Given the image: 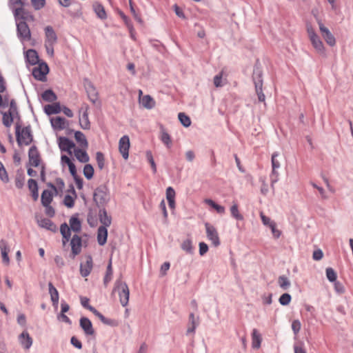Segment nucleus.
I'll return each instance as SVG.
<instances>
[{"label": "nucleus", "mask_w": 353, "mask_h": 353, "mask_svg": "<svg viewBox=\"0 0 353 353\" xmlns=\"http://www.w3.org/2000/svg\"><path fill=\"white\" fill-rule=\"evenodd\" d=\"M49 71L48 66L46 63H39L32 70L33 77L39 81H43L46 79V74Z\"/></svg>", "instance_id": "obj_8"}, {"label": "nucleus", "mask_w": 353, "mask_h": 353, "mask_svg": "<svg viewBox=\"0 0 353 353\" xmlns=\"http://www.w3.org/2000/svg\"><path fill=\"white\" fill-rule=\"evenodd\" d=\"M208 250V245L204 242H201L199 243V254L200 255H204Z\"/></svg>", "instance_id": "obj_64"}, {"label": "nucleus", "mask_w": 353, "mask_h": 353, "mask_svg": "<svg viewBox=\"0 0 353 353\" xmlns=\"http://www.w3.org/2000/svg\"><path fill=\"white\" fill-rule=\"evenodd\" d=\"M181 248L188 253H192L193 248L191 241H184L181 244Z\"/></svg>", "instance_id": "obj_55"}, {"label": "nucleus", "mask_w": 353, "mask_h": 353, "mask_svg": "<svg viewBox=\"0 0 353 353\" xmlns=\"http://www.w3.org/2000/svg\"><path fill=\"white\" fill-rule=\"evenodd\" d=\"M130 146L129 137L128 135L123 136L119 141V150L124 159H128Z\"/></svg>", "instance_id": "obj_7"}, {"label": "nucleus", "mask_w": 353, "mask_h": 353, "mask_svg": "<svg viewBox=\"0 0 353 353\" xmlns=\"http://www.w3.org/2000/svg\"><path fill=\"white\" fill-rule=\"evenodd\" d=\"M86 89L90 100L94 102L97 99V92L95 88L92 85L89 84Z\"/></svg>", "instance_id": "obj_44"}, {"label": "nucleus", "mask_w": 353, "mask_h": 353, "mask_svg": "<svg viewBox=\"0 0 353 353\" xmlns=\"http://www.w3.org/2000/svg\"><path fill=\"white\" fill-rule=\"evenodd\" d=\"M204 202L209 206L214 208L219 214H222L225 213V208L222 205H218L212 199H205Z\"/></svg>", "instance_id": "obj_38"}, {"label": "nucleus", "mask_w": 353, "mask_h": 353, "mask_svg": "<svg viewBox=\"0 0 353 353\" xmlns=\"http://www.w3.org/2000/svg\"><path fill=\"white\" fill-rule=\"evenodd\" d=\"M56 183H57V187H56L55 185H54L51 183L49 184V186L54 192L55 194H58L59 193V192H62V190L64 188V183H63V180L59 179H57Z\"/></svg>", "instance_id": "obj_43"}, {"label": "nucleus", "mask_w": 353, "mask_h": 353, "mask_svg": "<svg viewBox=\"0 0 353 353\" xmlns=\"http://www.w3.org/2000/svg\"><path fill=\"white\" fill-rule=\"evenodd\" d=\"M24 3L22 0H10L9 6L10 8L13 10L14 14L16 17H20L23 19H25L24 14L25 11L23 9Z\"/></svg>", "instance_id": "obj_10"}, {"label": "nucleus", "mask_w": 353, "mask_h": 353, "mask_svg": "<svg viewBox=\"0 0 353 353\" xmlns=\"http://www.w3.org/2000/svg\"><path fill=\"white\" fill-rule=\"evenodd\" d=\"M61 162L62 165H68L69 171L72 176H76L77 169L75 165L73 163L72 160L65 155H62L61 157Z\"/></svg>", "instance_id": "obj_24"}, {"label": "nucleus", "mask_w": 353, "mask_h": 353, "mask_svg": "<svg viewBox=\"0 0 353 353\" xmlns=\"http://www.w3.org/2000/svg\"><path fill=\"white\" fill-rule=\"evenodd\" d=\"M179 119L181 124L185 127H189L191 124V121L189 117L183 112H180L178 115Z\"/></svg>", "instance_id": "obj_48"}, {"label": "nucleus", "mask_w": 353, "mask_h": 353, "mask_svg": "<svg viewBox=\"0 0 353 353\" xmlns=\"http://www.w3.org/2000/svg\"><path fill=\"white\" fill-rule=\"evenodd\" d=\"M61 162L62 165H68L69 171L72 176H76L77 169L75 165L73 163L72 160L65 155H62L61 157Z\"/></svg>", "instance_id": "obj_22"}, {"label": "nucleus", "mask_w": 353, "mask_h": 353, "mask_svg": "<svg viewBox=\"0 0 353 353\" xmlns=\"http://www.w3.org/2000/svg\"><path fill=\"white\" fill-rule=\"evenodd\" d=\"M0 250L1 254L2 256V260L4 263L8 265L10 263V259L8 256V253L10 252V248L8 245L7 242L2 239L0 241Z\"/></svg>", "instance_id": "obj_20"}, {"label": "nucleus", "mask_w": 353, "mask_h": 353, "mask_svg": "<svg viewBox=\"0 0 353 353\" xmlns=\"http://www.w3.org/2000/svg\"><path fill=\"white\" fill-rule=\"evenodd\" d=\"M29 163L32 166L37 167L40 163V155L35 146L30 148L28 152Z\"/></svg>", "instance_id": "obj_14"}, {"label": "nucleus", "mask_w": 353, "mask_h": 353, "mask_svg": "<svg viewBox=\"0 0 353 353\" xmlns=\"http://www.w3.org/2000/svg\"><path fill=\"white\" fill-rule=\"evenodd\" d=\"M19 341L23 347L26 350L30 349L32 345V339L26 331L23 332L19 335Z\"/></svg>", "instance_id": "obj_19"}, {"label": "nucleus", "mask_w": 353, "mask_h": 353, "mask_svg": "<svg viewBox=\"0 0 353 353\" xmlns=\"http://www.w3.org/2000/svg\"><path fill=\"white\" fill-rule=\"evenodd\" d=\"M318 25L321 36L327 44L332 47L336 45V39L330 30L324 26L321 20H318Z\"/></svg>", "instance_id": "obj_5"}, {"label": "nucleus", "mask_w": 353, "mask_h": 353, "mask_svg": "<svg viewBox=\"0 0 353 353\" xmlns=\"http://www.w3.org/2000/svg\"><path fill=\"white\" fill-rule=\"evenodd\" d=\"M278 283L279 286L283 289L286 290L288 289L290 285V282L288 280V279L285 276H281L279 277Z\"/></svg>", "instance_id": "obj_49"}, {"label": "nucleus", "mask_w": 353, "mask_h": 353, "mask_svg": "<svg viewBox=\"0 0 353 353\" xmlns=\"http://www.w3.org/2000/svg\"><path fill=\"white\" fill-rule=\"evenodd\" d=\"M14 119V114L11 112H3L2 121L5 126L9 128L11 126Z\"/></svg>", "instance_id": "obj_40"}, {"label": "nucleus", "mask_w": 353, "mask_h": 353, "mask_svg": "<svg viewBox=\"0 0 353 353\" xmlns=\"http://www.w3.org/2000/svg\"><path fill=\"white\" fill-rule=\"evenodd\" d=\"M270 228L272 230V233L273 234V236L275 239H279L280 237L281 234V232L280 230H279L278 229H276V223L272 224V225H270Z\"/></svg>", "instance_id": "obj_62"}, {"label": "nucleus", "mask_w": 353, "mask_h": 353, "mask_svg": "<svg viewBox=\"0 0 353 353\" xmlns=\"http://www.w3.org/2000/svg\"><path fill=\"white\" fill-rule=\"evenodd\" d=\"M86 150L87 149H84L83 148H75L74 150H73L74 157L79 161H80L81 163H87L89 161L90 158L86 152Z\"/></svg>", "instance_id": "obj_18"}, {"label": "nucleus", "mask_w": 353, "mask_h": 353, "mask_svg": "<svg viewBox=\"0 0 353 353\" xmlns=\"http://www.w3.org/2000/svg\"><path fill=\"white\" fill-rule=\"evenodd\" d=\"M262 342V336L256 330L253 329L252 332V347L254 349H259Z\"/></svg>", "instance_id": "obj_25"}, {"label": "nucleus", "mask_w": 353, "mask_h": 353, "mask_svg": "<svg viewBox=\"0 0 353 353\" xmlns=\"http://www.w3.org/2000/svg\"><path fill=\"white\" fill-rule=\"evenodd\" d=\"M48 288L52 305L54 307H57L59 299V292L51 282L48 283Z\"/></svg>", "instance_id": "obj_27"}, {"label": "nucleus", "mask_w": 353, "mask_h": 353, "mask_svg": "<svg viewBox=\"0 0 353 353\" xmlns=\"http://www.w3.org/2000/svg\"><path fill=\"white\" fill-rule=\"evenodd\" d=\"M27 61L31 65H35L39 62V56L36 50L30 49L26 53Z\"/></svg>", "instance_id": "obj_32"}, {"label": "nucleus", "mask_w": 353, "mask_h": 353, "mask_svg": "<svg viewBox=\"0 0 353 353\" xmlns=\"http://www.w3.org/2000/svg\"><path fill=\"white\" fill-rule=\"evenodd\" d=\"M70 230L77 232L81 229V223L80 220L76 216H72L69 221Z\"/></svg>", "instance_id": "obj_36"}, {"label": "nucleus", "mask_w": 353, "mask_h": 353, "mask_svg": "<svg viewBox=\"0 0 353 353\" xmlns=\"http://www.w3.org/2000/svg\"><path fill=\"white\" fill-rule=\"evenodd\" d=\"M42 99L48 102H53L57 100V97L54 92L51 90H46L41 95Z\"/></svg>", "instance_id": "obj_41"}, {"label": "nucleus", "mask_w": 353, "mask_h": 353, "mask_svg": "<svg viewBox=\"0 0 353 353\" xmlns=\"http://www.w3.org/2000/svg\"><path fill=\"white\" fill-rule=\"evenodd\" d=\"M86 89L90 100L94 102L97 99V92L95 88L92 85L89 84Z\"/></svg>", "instance_id": "obj_45"}, {"label": "nucleus", "mask_w": 353, "mask_h": 353, "mask_svg": "<svg viewBox=\"0 0 353 353\" xmlns=\"http://www.w3.org/2000/svg\"><path fill=\"white\" fill-rule=\"evenodd\" d=\"M53 193L50 190H46L41 194V203L43 205H48L52 201Z\"/></svg>", "instance_id": "obj_37"}, {"label": "nucleus", "mask_w": 353, "mask_h": 353, "mask_svg": "<svg viewBox=\"0 0 353 353\" xmlns=\"http://www.w3.org/2000/svg\"><path fill=\"white\" fill-rule=\"evenodd\" d=\"M175 198V191L172 187H168L166 190V199L171 200Z\"/></svg>", "instance_id": "obj_63"}, {"label": "nucleus", "mask_w": 353, "mask_h": 353, "mask_svg": "<svg viewBox=\"0 0 353 353\" xmlns=\"http://www.w3.org/2000/svg\"><path fill=\"white\" fill-rule=\"evenodd\" d=\"M326 276L330 282L336 281L337 278L336 273L332 268L326 269Z\"/></svg>", "instance_id": "obj_53"}, {"label": "nucleus", "mask_w": 353, "mask_h": 353, "mask_svg": "<svg viewBox=\"0 0 353 353\" xmlns=\"http://www.w3.org/2000/svg\"><path fill=\"white\" fill-rule=\"evenodd\" d=\"M50 121L53 128L59 130L65 129L68 125L65 119L61 117H53L50 119Z\"/></svg>", "instance_id": "obj_16"}, {"label": "nucleus", "mask_w": 353, "mask_h": 353, "mask_svg": "<svg viewBox=\"0 0 353 353\" xmlns=\"http://www.w3.org/2000/svg\"><path fill=\"white\" fill-rule=\"evenodd\" d=\"M260 216L263 223L269 228L272 224L276 223L274 221H272L270 218L266 216L262 212L260 213Z\"/></svg>", "instance_id": "obj_58"}, {"label": "nucleus", "mask_w": 353, "mask_h": 353, "mask_svg": "<svg viewBox=\"0 0 353 353\" xmlns=\"http://www.w3.org/2000/svg\"><path fill=\"white\" fill-rule=\"evenodd\" d=\"M14 182L17 188H22L25 182V175L23 173H17Z\"/></svg>", "instance_id": "obj_47"}, {"label": "nucleus", "mask_w": 353, "mask_h": 353, "mask_svg": "<svg viewBox=\"0 0 353 353\" xmlns=\"http://www.w3.org/2000/svg\"><path fill=\"white\" fill-rule=\"evenodd\" d=\"M161 141L165 143L167 146H170L172 143L170 136L165 131H162L161 136Z\"/></svg>", "instance_id": "obj_54"}, {"label": "nucleus", "mask_w": 353, "mask_h": 353, "mask_svg": "<svg viewBox=\"0 0 353 353\" xmlns=\"http://www.w3.org/2000/svg\"><path fill=\"white\" fill-rule=\"evenodd\" d=\"M83 108L80 110V112H82L79 117V124L83 129H90V123L88 119V107H85V110L82 112Z\"/></svg>", "instance_id": "obj_21"}, {"label": "nucleus", "mask_w": 353, "mask_h": 353, "mask_svg": "<svg viewBox=\"0 0 353 353\" xmlns=\"http://www.w3.org/2000/svg\"><path fill=\"white\" fill-rule=\"evenodd\" d=\"M279 156V154L278 152H274L272 155V174L273 176H275V179H274V181H277V176H278V172L276 171V169H279L281 167L280 161L277 159V157Z\"/></svg>", "instance_id": "obj_28"}, {"label": "nucleus", "mask_w": 353, "mask_h": 353, "mask_svg": "<svg viewBox=\"0 0 353 353\" xmlns=\"http://www.w3.org/2000/svg\"><path fill=\"white\" fill-rule=\"evenodd\" d=\"M28 188L32 192V196L36 200L38 198V186L37 183L34 179H29L28 181Z\"/></svg>", "instance_id": "obj_39"}, {"label": "nucleus", "mask_w": 353, "mask_h": 353, "mask_svg": "<svg viewBox=\"0 0 353 353\" xmlns=\"http://www.w3.org/2000/svg\"><path fill=\"white\" fill-rule=\"evenodd\" d=\"M120 16L122 18V19L123 20L125 24L127 26V27L129 28L130 32H132V25L131 23V21L130 20L128 19V17L125 15L123 12H121L120 13Z\"/></svg>", "instance_id": "obj_61"}, {"label": "nucleus", "mask_w": 353, "mask_h": 353, "mask_svg": "<svg viewBox=\"0 0 353 353\" xmlns=\"http://www.w3.org/2000/svg\"><path fill=\"white\" fill-rule=\"evenodd\" d=\"M232 216L237 220H243V216L240 214L237 204L234 203L230 208Z\"/></svg>", "instance_id": "obj_50"}, {"label": "nucleus", "mask_w": 353, "mask_h": 353, "mask_svg": "<svg viewBox=\"0 0 353 353\" xmlns=\"http://www.w3.org/2000/svg\"><path fill=\"white\" fill-rule=\"evenodd\" d=\"M38 224L40 227L49 230L50 231H56V225L48 219L43 218L38 220Z\"/></svg>", "instance_id": "obj_34"}, {"label": "nucleus", "mask_w": 353, "mask_h": 353, "mask_svg": "<svg viewBox=\"0 0 353 353\" xmlns=\"http://www.w3.org/2000/svg\"><path fill=\"white\" fill-rule=\"evenodd\" d=\"M59 147L61 151L67 152L70 155H72V150L76 148L73 141L69 139L61 137L58 139Z\"/></svg>", "instance_id": "obj_9"}, {"label": "nucleus", "mask_w": 353, "mask_h": 353, "mask_svg": "<svg viewBox=\"0 0 353 353\" xmlns=\"http://www.w3.org/2000/svg\"><path fill=\"white\" fill-rule=\"evenodd\" d=\"M118 292L121 304L125 307L128 304L130 290L125 282L121 280H117L114 283L113 292Z\"/></svg>", "instance_id": "obj_3"}, {"label": "nucleus", "mask_w": 353, "mask_h": 353, "mask_svg": "<svg viewBox=\"0 0 353 353\" xmlns=\"http://www.w3.org/2000/svg\"><path fill=\"white\" fill-rule=\"evenodd\" d=\"M44 111L48 115L58 114L61 111V108L59 103H53L52 104L45 105Z\"/></svg>", "instance_id": "obj_30"}, {"label": "nucleus", "mask_w": 353, "mask_h": 353, "mask_svg": "<svg viewBox=\"0 0 353 353\" xmlns=\"http://www.w3.org/2000/svg\"><path fill=\"white\" fill-rule=\"evenodd\" d=\"M61 162L62 165H68L69 171L72 176H76L77 169L75 165L73 163L72 160L65 155H62L61 157Z\"/></svg>", "instance_id": "obj_23"}, {"label": "nucleus", "mask_w": 353, "mask_h": 353, "mask_svg": "<svg viewBox=\"0 0 353 353\" xmlns=\"http://www.w3.org/2000/svg\"><path fill=\"white\" fill-rule=\"evenodd\" d=\"M17 30L19 36L25 40L30 39V30L28 26L24 21H20L17 23Z\"/></svg>", "instance_id": "obj_15"}, {"label": "nucleus", "mask_w": 353, "mask_h": 353, "mask_svg": "<svg viewBox=\"0 0 353 353\" xmlns=\"http://www.w3.org/2000/svg\"><path fill=\"white\" fill-rule=\"evenodd\" d=\"M31 2L35 10H40L45 5V0H31Z\"/></svg>", "instance_id": "obj_59"}, {"label": "nucleus", "mask_w": 353, "mask_h": 353, "mask_svg": "<svg viewBox=\"0 0 353 353\" xmlns=\"http://www.w3.org/2000/svg\"><path fill=\"white\" fill-rule=\"evenodd\" d=\"M83 174L88 179H91L94 175V168L90 164H86L83 168Z\"/></svg>", "instance_id": "obj_46"}, {"label": "nucleus", "mask_w": 353, "mask_h": 353, "mask_svg": "<svg viewBox=\"0 0 353 353\" xmlns=\"http://www.w3.org/2000/svg\"><path fill=\"white\" fill-rule=\"evenodd\" d=\"M89 299L87 297H81V303L85 308L89 310L90 312H92L96 316H97L103 323H108L107 319L105 318V316L101 314L99 312H98L94 307L90 305L89 304Z\"/></svg>", "instance_id": "obj_12"}, {"label": "nucleus", "mask_w": 353, "mask_h": 353, "mask_svg": "<svg viewBox=\"0 0 353 353\" xmlns=\"http://www.w3.org/2000/svg\"><path fill=\"white\" fill-rule=\"evenodd\" d=\"M17 141L19 146L28 145L32 141V136L30 127H24L20 129L19 125H16Z\"/></svg>", "instance_id": "obj_4"}, {"label": "nucleus", "mask_w": 353, "mask_h": 353, "mask_svg": "<svg viewBox=\"0 0 353 353\" xmlns=\"http://www.w3.org/2000/svg\"><path fill=\"white\" fill-rule=\"evenodd\" d=\"M301 324L299 320L293 321L292 323V329L295 334H298L301 330Z\"/></svg>", "instance_id": "obj_60"}, {"label": "nucleus", "mask_w": 353, "mask_h": 353, "mask_svg": "<svg viewBox=\"0 0 353 353\" xmlns=\"http://www.w3.org/2000/svg\"><path fill=\"white\" fill-rule=\"evenodd\" d=\"M146 158H147L148 161H149V163L151 165V167L152 168L153 172L155 173L157 172V166H156V164L154 163L152 154V152L150 151H147L146 152Z\"/></svg>", "instance_id": "obj_57"}, {"label": "nucleus", "mask_w": 353, "mask_h": 353, "mask_svg": "<svg viewBox=\"0 0 353 353\" xmlns=\"http://www.w3.org/2000/svg\"><path fill=\"white\" fill-rule=\"evenodd\" d=\"M45 41L44 46L48 54L52 58L54 57V46L57 43V35L50 26H48L44 28Z\"/></svg>", "instance_id": "obj_2"}, {"label": "nucleus", "mask_w": 353, "mask_h": 353, "mask_svg": "<svg viewBox=\"0 0 353 353\" xmlns=\"http://www.w3.org/2000/svg\"><path fill=\"white\" fill-rule=\"evenodd\" d=\"M223 70L214 77V85L216 88L222 87L225 84L223 81Z\"/></svg>", "instance_id": "obj_51"}, {"label": "nucleus", "mask_w": 353, "mask_h": 353, "mask_svg": "<svg viewBox=\"0 0 353 353\" xmlns=\"http://www.w3.org/2000/svg\"><path fill=\"white\" fill-rule=\"evenodd\" d=\"M93 10L97 17L100 18L101 19H105L107 18L106 12L105 10V8L103 6L99 3V2H94L93 3Z\"/></svg>", "instance_id": "obj_29"}, {"label": "nucleus", "mask_w": 353, "mask_h": 353, "mask_svg": "<svg viewBox=\"0 0 353 353\" xmlns=\"http://www.w3.org/2000/svg\"><path fill=\"white\" fill-rule=\"evenodd\" d=\"M74 138L81 148H83L84 149L88 148V141L85 138V136L81 132L77 131L74 134Z\"/></svg>", "instance_id": "obj_33"}, {"label": "nucleus", "mask_w": 353, "mask_h": 353, "mask_svg": "<svg viewBox=\"0 0 353 353\" xmlns=\"http://www.w3.org/2000/svg\"><path fill=\"white\" fill-rule=\"evenodd\" d=\"M108 230L105 227H99L97 232V241L99 245H103L107 241Z\"/></svg>", "instance_id": "obj_31"}, {"label": "nucleus", "mask_w": 353, "mask_h": 353, "mask_svg": "<svg viewBox=\"0 0 353 353\" xmlns=\"http://www.w3.org/2000/svg\"><path fill=\"white\" fill-rule=\"evenodd\" d=\"M80 326L87 335H93L94 334V330L92 327V324L88 318H81Z\"/></svg>", "instance_id": "obj_17"}, {"label": "nucleus", "mask_w": 353, "mask_h": 353, "mask_svg": "<svg viewBox=\"0 0 353 353\" xmlns=\"http://www.w3.org/2000/svg\"><path fill=\"white\" fill-rule=\"evenodd\" d=\"M139 103L145 109H152L156 104L154 99L148 94L144 95L143 99H141Z\"/></svg>", "instance_id": "obj_26"}, {"label": "nucleus", "mask_w": 353, "mask_h": 353, "mask_svg": "<svg viewBox=\"0 0 353 353\" xmlns=\"http://www.w3.org/2000/svg\"><path fill=\"white\" fill-rule=\"evenodd\" d=\"M205 228L208 240L212 242V244L214 247H218L221 244V242L217 230L209 223H205Z\"/></svg>", "instance_id": "obj_6"}, {"label": "nucleus", "mask_w": 353, "mask_h": 353, "mask_svg": "<svg viewBox=\"0 0 353 353\" xmlns=\"http://www.w3.org/2000/svg\"><path fill=\"white\" fill-rule=\"evenodd\" d=\"M100 221L103 224L101 227H108L111 224V219L108 216L105 210L100 211L99 214Z\"/></svg>", "instance_id": "obj_42"}, {"label": "nucleus", "mask_w": 353, "mask_h": 353, "mask_svg": "<svg viewBox=\"0 0 353 353\" xmlns=\"http://www.w3.org/2000/svg\"><path fill=\"white\" fill-rule=\"evenodd\" d=\"M93 268V261L91 256L88 255L85 257V261L80 265V272L82 276H88Z\"/></svg>", "instance_id": "obj_11"}, {"label": "nucleus", "mask_w": 353, "mask_h": 353, "mask_svg": "<svg viewBox=\"0 0 353 353\" xmlns=\"http://www.w3.org/2000/svg\"><path fill=\"white\" fill-rule=\"evenodd\" d=\"M291 301V296L289 294L285 293L279 298V303L283 305H288Z\"/></svg>", "instance_id": "obj_56"}, {"label": "nucleus", "mask_w": 353, "mask_h": 353, "mask_svg": "<svg viewBox=\"0 0 353 353\" xmlns=\"http://www.w3.org/2000/svg\"><path fill=\"white\" fill-rule=\"evenodd\" d=\"M72 257L79 254L81 251L82 241L78 235H74L70 241Z\"/></svg>", "instance_id": "obj_13"}, {"label": "nucleus", "mask_w": 353, "mask_h": 353, "mask_svg": "<svg viewBox=\"0 0 353 353\" xmlns=\"http://www.w3.org/2000/svg\"><path fill=\"white\" fill-rule=\"evenodd\" d=\"M96 160L97 165L100 170H102L105 165V158L102 152H98L96 154Z\"/></svg>", "instance_id": "obj_52"}, {"label": "nucleus", "mask_w": 353, "mask_h": 353, "mask_svg": "<svg viewBox=\"0 0 353 353\" xmlns=\"http://www.w3.org/2000/svg\"><path fill=\"white\" fill-rule=\"evenodd\" d=\"M306 30L310 41L311 42V44L316 52L325 57L326 55L325 48L319 36L315 32L314 28L311 25H307Z\"/></svg>", "instance_id": "obj_1"}, {"label": "nucleus", "mask_w": 353, "mask_h": 353, "mask_svg": "<svg viewBox=\"0 0 353 353\" xmlns=\"http://www.w3.org/2000/svg\"><path fill=\"white\" fill-rule=\"evenodd\" d=\"M70 228L67 223H64L61 225L60 232L63 236V243L65 244V242L68 241L70 238Z\"/></svg>", "instance_id": "obj_35"}]
</instances>
